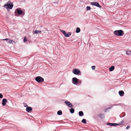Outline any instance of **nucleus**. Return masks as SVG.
Segmentation results:
<instances>
[{"mask_svg":"<svg viewBox=\"0 0 131 131\" xmlns=\"http://www.w3.org/2000/svg\"><path fill=\"white\" fill-rule=\"evenodd\" d=\"M13 6V5L12 3L9 1L6 4L4 5V7L7 9H11L12 8Z\"/></svg>","mask_w":131,"mask_h":131,"instance_id":"f257e3e1","label":"nucleus"},{"mask_svg":"<svg viewBox=\"0 0 131 131\" xmlns=\"http://www.w3.org/2000/svg\"><path fill=\"white\" fill-rule=\"evenodd\" d=\"M123 31L122 30H116L114 32V34L118 36H121L123 35Z\"/></svg>","mask_w":131,"mask_h":131,"instance_id":"f03ea898","label":"nucleus"},{"mask_svg":"<svg viewBox=\"0 0 131 131\" xmlns=\"http://www.w3.org/2000/svg\"><path fill=\"white\" fill-rule=\"evenodd\" d=\"M60 31L64 35V36L66 37H69L71 35V32H69L67 33L64 30H61Z\"/></svg>","mask_w":131,"mask_h":131,"instance_id":"7ed1b4c3","label":"nucleus"},{"mask_svg":"<svg viewBox=\"0 0 131 131\" xmlns=\"http://www.w3.org/2000/svg\"><path fill=\"white\" fill-rule=\"evenodd\" d=\"M72 73L75 75H79L81 73L80 70L78 69L74 68L72 70Z\"/></svg>","mask_w":131,"mask_h":131,"instance_id":"20e7f679","label":"nucleus"},{"mask_svg":"<svg viewBox=\"0 0 131 131\" xmlns=\"http://www.w3.org/2000/svg\"><path fill=\"white\" fill-rule=\"evenodd\" d=\"M35 80L38 82H43L44 79L41 77L38 76L35 78Z\"/></svg>","mask_w":131,"mask_h":131,"instance_id":"39448f33","label":"nucleus"},{"mask_svg":"<svg viewBox=\"0 0 131 131\" xmlns=\"http://www.w3.org/2000/svg\"><path fill=\"white\" fill-rule=\"evenodd\" d=\"M78 79L76 77H74L73 78L72 80V83L74 85H78V84H77V83L78 82Z\"/></svg>","mask_w":131,"mask_h":131,"instance_id":"423d86ee","label":"nucleus"},{"mask_svg":"<svg viewBox=\"0 0 131 131\" xmlns=\"http://www.w3.org/2000/svg\"><path fill=\"white\" fill-rule=\"evenodd\" d=\"M91 4L92 5L95 6L99 7H101V6L99 5V4L96 2H91Z\"/></svg>","mask_w":131,"mask_h":131,"instance_id":"0eeeda50","label":"nucleus"},{"mask_svg":"<svg viewBox=\"0 0 131 131\" xmlns=\"http://www.w3.org/2000/svg\"><path fill=\"white\" fill-rule=\"evenodd\" d=\"M65 103L66 105L70 108L73 107V105L69 102L65 101Z\"/></svg>","mask_w":131,"mask_h":131,"instance_id":"6e6552de","label":"nucleus"},{"mask_svg":"<svg viewBox=\"0 0 131 131\" xmlns=\"http://www.w3.org/2000/svg\"><path fill=\"white\" fill-rule=\"evenodd\" d=\"M16 11L18 14L19 15H21L23 13V11L18 8L16 9Z\"/></svg>","mask_w":131,"mask_h":131,"instance_id":"1a4fd4ad","label":"nucleus"},{"mask_svg":"<svg viewBox=\"0 0 131 131\" xmlns=\"http://www.w3.org/2000/svg\"><path fill=\"white\" fill-rule=\"evenodd\" d=\"M7 102V100L6 99H4L2 100V105L3 106H5Z\"/></svg>","mask_w":131,"mask_h":131,"instance_id":"9d476101","label":"nucleus"},{"mask_svg":"<svg viewBox=\"0 0 131 131\" xmlns=\"http://www.w3.org/2000/svg\"><path fill=\"white\" fill-rule=\"evenodd\" d=\"M32 108L31 107L28 106L26 108V110L28 112H29L30 111L32 110Z\"/></svg>","mask_w":131,"mask_h":131,"instance_id":"9b49d317","label":"nucleus"},{"mask_svg":"<svg viewBox=\"0 0 131 131\" xmlns=\"http://www.w3.org/2000/svg\"><path fill=\"white\" fill-rule=\"evenodd\" d=\"M118 93L119 95L121 96H123L124 95V92L123 91H120L118 92Z\"/></svg>","mask_w":131,"mask_h":131,"instance_id":"f8f14e48","label":"nucleus"},{"mask_svg":"<svg viewBox=\"0 0 131 131\" xmlns=\"http://www.w3.org/2000/svg\"><path fill=\"white\" fill-rule=\"evenodd\" d=\"M99 116L102 119L104 118L105 117V115L103 114H100L99 115Z\"/></svg>","mask_w":131,"mask_h":131,"instance_id":"ddd939ff","label":"nucleus"},{"mask_svg":"<svg viewBox=\"0 0 131 131\" xmlns=\"http://www.w3.org/2000/svg\"><path fill=\"white\" fill-rule=\"evenodd\" d=\"M115 67L114 66H113L109 68V70L110 71H112L114 69Z\"/></svg>","mask_w":131,"mask_h":131,"instance_id":"4468645a","label":"nucleus"},{"mask_svg":"<svg viewBox=\"0 0 131 131\" xmlns=\"http://www.w3.org/2000/svg\"><path fill=\"white\" fill-rule=\"evenodd\" d=\"M79 115L81 116H83L84 115L82 111H79Z\"/></svg>","mask_w":131,"mask_h":131,"instance_id":"2eb2a0df","label":"nucleus"},{"mask_svg":"<svg viewBox=\"0 0 131 131\" xmlns=\"http://www.w3.org/2000/svg\"><path fill=\"white\" fill-rule=\"evenodd\" d=\"M80 28L77 27L76 30V32L77 33H78L80 32Z\"/></svg>","mask_w":131,"mask_h":131,"instance_id":"dca6fc26","label":"nucleus"},{"mask_svg":"<svg viewBox=\"0 0 131 131\" xmlns=\"http://www.w3.org/2000/svg\"><path fill=\"white\" fill-rule=\"evenodd\" d=\"M57 114L58 115H61L62 114V112L61 110H59L58 111Z\"/></svg>","mask_w":131,"mask_h":131,"instance_id":"f3484780","label":"nucleus"},{"mask_svg":"<svg viewBox=\"0 0 131 131\" xmlns=\"http://www.w3.org/2000/svg\"><path fill=\"white\" fill-rule=\"evenodd\" d=\"M78 82L77 83L78 85H80L81 84L82 82L80 80H79V79H78Z\"/></svg>","mask_w":131,"mask_h":131,"instance_id":"a211bd4d","label":"nucleus"},{"mask_svg":"<svg viewBox=\"0 0 131 131\" xmlns=\"http://www.w3.org/2000/svg\"><path fill=\"white\" fill-rule=\"evenodd\" d=\"M74 110L73 108H71L70 110V112L71 113H73L74 112Z\"/></svg>","mask_w":131,"mask_h":131,"instance_id":"6ab92c4d","label":"nucleus"},{"mask_svg":"<svg viewBox=\"0 0 131 131\" xmlns=\"http://www.w3.org/2000/svg\"><path fill=\"white\" fill-rule=\"evenodd\" d=\"M126 54L128 55H130L131 54V51H127L126 53Z\"/></svg>","mask_w":131,"mask_h":131,"instance_id":"aec40b11","label":"nucleus"},{"mask_svg":"<svg viewBox=\"0 0 131 131\" xmlns=\"http://www.w3.org/2000/svg\"><path fill=\"white\" fill-rule=\"evenodd\" d=\"M82 122L84 124H86V120L85 119H82Z\"/></svg>","mask_w":131,"mask_h":131,"instance_id":"412c9836","label":"nucleus"},{"mask_svg":"<svg viewBox=\"0 0 131 131\" xmlns=\"http://www.w3.org/2000/svg\"><path fill=\"white\" fill-rule=\"evenodd\" d=\"M91 9V7L90 6H87L86 7V10L87 11L90 10Z\"/></svg>","mask_w":131,"mask_h":131,"instance_id":"4be33fe9","label":"nucleus"},{"mask_svg":"<svg viewBox=\"0 0 131 131\" xmlns=\"http://www.w3.org/2000/svg\"><path fill=\"white\" fill-rule=\"evenodd\" d=\"M112 126H116V125H119V124H116V123H113L112 124Z\"/></svg>","mask_w":131,"mask_h":131,"instance_id":"5701e85b","label":"nucleus"},{"mask_svg":"<svg viewBox=\"0 0 131 131\" xmlns=\"http://www.w3.org/2000/svg\"><path fill=\"white\" fill-rule=\"evenodd\" d=\"M12 42H14V41L13 40H10L8 41V42L9 43H12Z\"/></svg>","mask_w":131,"mask_h":131,"instance_id":"b1692460","label":"nucleus"},{"mask_svg":"<svg viewBox=\"0 0 131 131\" xmlns=\"http://www.w3.org/2000/svg\"><path fill=\"white\" fill-rule=\"evenodd\" d=\"M34 32L36 34H38V31L36 30H35V31H34Z\"/></svg>","mask_w":131,"mask_h":131,"instance_id":"393cba45","label":"nucleus"},{"mask_svg":"<svg viewBox=\"0 0 131 131\" xmlns=\"http://www.w3.org/2000/svg\"><path fill=\"white\" fill-rule=\"evenodd\" d=\"M113 123H107V125L110 126H112Z\"/></svg>","mask_w":131,"mask_h":131,"instance_id":"a878e982","label":"nucleus"},{"mask_svg":"<svg viewBox=\"0 0 131 131\" xmlns=\"http://www.w3.org/2000/svg\"><path fill=\"white\" fill-rule=\"evenodd\" d=\"M95 67L94 66H92L91 67V68L92 70H95Z\"/></svg>","mask_w":131,"mask_h":131,"instance_id":"bb28decb","label":"nucleus"},{"mask_svg":"<svg viewBox=\"0 0 131 131\" xmlns=\"http://www.w3.org/2000/svg\"><path fill=\"white\" fill-rule=\"evenodd\" d=\"M24 106L25 107H27L28 106L27 105V104L26 103H25L24 105Z\"/></svg>","mask_w":131,"mask_h":131,"instance_id":"cd10ccee","label":"nucleus"},{"mask_svg":"<svg viewBox=\"0 0 131 131\" xmlns=\"http://www.w3.org/2000/svg\"><path fill=\"white\" fill-rule=\"evenodd\" d=\"M130 126H127L126 128V129H129L130 127Z\"/></svg>","mask_w":131,"mask_h":131,"instance_id":"c85d7f7f","label":"nucleus"},{"mask_svg":"<svg viewBox=\"0 0 131 131\" xmlns=\"http://www.w3.org/2000/svg\"><path fill=\"white\" fill-rule=\"evenodd\" d=\"M26 41H27V39H26V37L24 38V40H23L24 41V42H25Z\"/></svg>","mask_w":131,"mask_h":131,"instance_id":"c756f323","label":"nucleus"},{"mask_svg":"<svg viewBox=\"0 0 131 131\" xmlns=\"http://www.w3.org/2000/svg\"><path fill=\"white\" fill-rule=\"evenodd\" d=\"M120 124H123L124 123V121H123L122 120L121 122H120Z\"/></svg>","mask_w":131,"mask_h":131,"instance_id":"7c9ffc66","label":"nucleus"},{"mask_svg":"<svg viewBox=\"0 0 131 131\" xmlns=\"http://www.w3.org/2000/svg\"><path fill=\"white\" fill-rule=\"evenodd\" d=\"M3 95H2L0 93V98H3Z\"/></svg>","mask_w":131,"mask_h":131,"instance_id":"2f4dec72","label":"nucleus"},{"mask_svg":"<svg viewBox=\"0 0 131 131\" xmlns=\"http://www.w3.org/2000/svg\"><path fill=\"white\" fill-rule=\"evenodd\" d=\"M112 107H109V108H106V110H108L109 109H110L111 108H112Z\"/></svg>","mask_w":131,"mask_h":131,"instance_id":"473e14b6","label":"nucleus"},{"mask_svg":"<svg viewBox=\"0 0 131 131\" xmlns=\"http://www.w3.org/2000/svg\"><path fill=\"white\" fill-rule=\"evenodd\" d=\"M3 40H8V38H5V39H3Z\"/></svg>","mask_w":131,"mask_h":131,"instance_id":"72a5a7b5","label":"nucleus"},{"mask_svg":"<svg viewBox=\"0 0 131 131\" xmlns=\"http://www.w3.org/2000/svg\"><path fill=\"white\" fill-rule=\"evenodd\" d=\"M41 32V31H38V33H40V32Z\"/></svg>","mask_w":131,"mask_h":131,"instance_id":"f704fd0d","label":"nucleus"},{"mask_svg":"<svg viewBox=\"0 0 131 131\" xmlns=\"http://www.w3.org/2000/svg\"><path fill=\"white\" fill-rule=\"evenodd\" d=\"M117 105V104H114V106H115H115H116V105Z\"/></svg>","mask_w":131,"mask_h":131,"instance_id":"c9c22d12","label":"nucleus"}]
</instances>
